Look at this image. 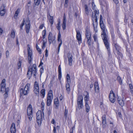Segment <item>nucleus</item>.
<instances>
[{"instance_id": "nucleus-1", "label": "nucleus", "mask_w": 133, "mask_h": 133, "mask_svg": "<svg viewBox=\"0 0 133 133\" xmlns=\"http://www.w3.org/2000/svg\"><path fill=\"white\" fill-rule=\"evenodd\" d=\"M36 67L35 64H33L32 67H29L27 74L28 78L30 79L32 75H33L35 78H36Z\"/></svg>"}, {"instance_id": "nucleus-2", "label": "nucleus", "mask_w": 133, "mask_h": 133, "mask_svg": "<svg viewBox=\"0 0 133 133\" xmlns=\"http://www.w3.org/2000/svg\"><path fill=\"white\" fill-rule=\"evenodd\" d=\"M30 84H27L25 86L24 89H21L20 90V96L21 97L23 95H27L29 93L30 88Z\"/></svg>"}, {"instance_id": "nucleus-3", "label": "nucleus", "mask_w": 133, "mask_h": 133, "mask_svg": "<svg viewBox=\"0 0 133 133\" xmlns=\"http://www.w3.org/2000/svg\"><path fill=\"white\" fill-rule=\"evenodd\" d=\"M94 11L92 12V17L93 22H95V24L97 23V17L99 16V11L98 10H94Z\"/></svg>"}, {"instance_id": "nucleus-4", "label": "nucleus", "mask_w": 133, "mask_h": 133, "mask_svg": "<svg viewBox=\"0 0 133 133\" xmlns=\"http://www.w3.org/2000/svg\"><path fill=\"white\" fill-rule=\"evenodd\" d=\"M102 39L105 47L108 51H110L109 44L108 41V38L107 35H104L102 36Z\"/></svg>"}, {"instance_id": "nucleus-5", "label": "nucleus", "mask_w": 133, "mask_h": 133, "mask_svg": "<svg viewBox=\"0 0 133 133\" xmlns=\"http://www.w3.org/2000/svg\"><path fill=\"white\" fill-rule=\"evenodd\" d=\"M37 123L39 125H41L42 118V112L41 111H38L36 114Z\"/></svg>"}, {"instance_id": "nucleus-6", "label": "nucleus", "mask_w": 133, "mask_h": 133, "mask_svg": "<svg viewBox=\"0 0 133 133\" xmlns=\"http://www.w3.org/2000/svg\"><path fill=\"white\" fill-rule=\"evenodd\" d=\"M83 97L81 95H79L77 99V104L78 107L79 109L83 107Z\"/></svg>"}, {"instance_id": "nucleus-7", "label": "nucleus", "mask_w": 133, "mask_h": 133, "mask_svg": "<svg viewBox=\"0 0 133 133\" xmlns=\"http://www.w3.org/2000/svg\"><path fill=\"white\" fill-rule=\"evenodd\" d=\"M32 109L31 105L30 104L28 107L27 110V115L29 120L31 121L33 117L32 114Z\"/></svg>"}, {"instance_id": "nucleus-8", "label": "nucleus", "mask_w": 133, "mask_h": 133, "mask_svg": "<svg viewBox=\"0 0 133 133\" xmlns=\"http://www.w3.org/2000/svg\"><path fill=\"white\" fill-rule=\"evenodd\" d=\"M34 92L36 94V96H39V87L38 84L37 82H35L34 83Z\"/></svg>"}, {"instance_id": "nucleus-9", "label": "nucleus", "mask_w": 133, "mask_h": 133, "mask_svg": "<svg viewBox=\"0 0 133 133\" xmlns=\"http://www.w3.org/2000/svg\"><path fill=\"white\" fill-rule=\"evenodd\" d=\"M101 15H100V25L101 28L102 30V32L101 34V36H103L104 35H106L105 31V28L104 25L103 23V21L101 20Z\"/></svg>"}, {"instance_id": "nucleus-10", "label": "nucleus", "mask_w": 133, "mask_h": 133, "mask_svg": "<svg viewBox=\"0 0 133 133\" xmlns=\"http://www.w3.org/2000/svg\"><path fill=\"white\" fill-rule=\"evenodd\" d=\"M109 100L112 103H114L115 100V95L112 90L110 91L109 96Z\"/></svg>"}, {"instance_id": "nucleus-11", "label": "nucleus", "mask_w": 133, "mask_h": 133, "mask_svg": "<svg viewBox=\"0 0 133 133\" xmlns=\"http://www.w3.org/2000/svg\"><path fill=\"white\" fill-rule=\"evenodd\" d=\"M30 26V21L28 19L26 20V22L25 23L26 32L27 34H28L29 32Z\"/></svg>"}, {"instance_id": "nucleus-12", "label": "nucleus", "mask_w": 133, "mask_h": 133, "mask_svg": "<svg viewBox=\"0 0 133 133\" xmlns=\"http://www.w3.org/2000/svg\"><path fill=\"white\" fill-rule=\"evenodd\" d=\"M5 82L6 80L5 79H3L2 81L0 84V91L1 92L3 91L4 92L5 91L6 86Z\"/></svg>"}, {"instance_id": "nucleus-13", "label": "nucleus", "mask_w": 133, "mask_h": 133, "mask_svg": "<svg viewBox=\"0 0 133 133\" xmlns=\"http://www.w3.org/2000/svg\"><path fill=\"white\" fill-rule=\"evenodd\" d=\"M55 37L52 36V34L51 32H50L48 35V39L49 40V44H50L51 43H53L54 42H55Z\"/></svg>"}, {"instance_id": "nucleus-14", "label": "nucleus", "mask_w": 133, "mask_h": 133, "mask_svg": "<svg viewBox=\"0 0 133 133\" xmlns=\"http://www.w3.org/2000/svg\"><path fill=\"white\" fill-rule=\"evenodd\" d=\"M68 59L69 64L70 66H71L72 65V54L69 52L68 54Z\"/></svg>"}, {"instance_id": "nucleus-15", "label": "nucleus", "mask_w": 133, "mask_h": 133, "mask_svg": "<svg viewBox=\"0 0 133 133\" xmlns=\"http://www.w3.org/2000/svg\"><path fill=\"white\" fill-rule=\"evenodd\" d=\"M85 35L87 38H90L91 35L90 31V30L89 28L88 27H87L86 28Z\"/></svg>"}, {"instance_id": "nucleus-16", "label": "nucleus", "mask_w": 133, "mask_h": 133, "mask_svg": "<svg viewBox=\"0 0 133 133\" xmlns=\"http://www.w3.org/2000/svg\"><path fill=\"white\" fill-rule=\"evenodd\" d=\"M61 35L60 33H59L58 34V39H57L58 41V42H59V41L60 42V43L59 44V46L58 47V53L59 52L60 47L62 43V39L61 38Z\"/></svg>"}, {"instance_id": "nucleus-17", "label": "nucleus", "mask_w": 133, "mask_h": 133, "mask_svg": "<svg viewBox=\"0 0 133 133\" xmlns=\"http://www.w3.org/2000/svg\"><path fill=\"white\" fill-rule=\"evenodd\" d=\"M4 5H2L0 9V14L1 16H3L6 12V10L4 8Z\"/></svg>"}, {"instance_id": "nucleus-18", "label": "nucleus", "mask_w": 133, "mask_h": 133, "mask_svg": "<svg viewBox=\"0 0 133 133\" xmlns=\"http://www.w3.org/2000/svg\"><path fill=\"white\" fill-rule=\"evenodd\" d=\"M11 133H16V130L15 124L14 123H12L10 128Z\"/></svg>"}, {"instance_id": "nucleus-19", "label": "nucleus", "mask_w": 133, "mask_h": 133, "mask_svg": "<svg viewBox=\"0 0 133 133\" xmlns=\"http://www.w3.org/2000/svg\"><path fill=\"white\" fill-rule=\"evenodd\" d=\"M76 38L77 40L79 41H81V35L80 34V31H76Z\"/></svg>"}, {"instance_id": "nucleus-20", "label": "nucleus", "mask_w": 133, "mask_h": 133, "mask_svg": "<svg viewBox=\"0 0 133 133\" xmlns=\"http://www.w3.org/2000/svg\"><path fill=\"white\" fill-rule=\"evenodd\" d=\"M94 87L95 92L98 93L99 92V87L97 82H95L94 83Z\"/></svg>"}, {"instance_id": "nucleus-21", "label": "nucleus", "mask_w": 133, "mask_h": 133, "mask_svg": "<svg viewBox=\"0 0 133 133\" xmlns=\"http://www.w3.org/2000/svg\"><path fill=\"white\" fill-rule=\"evenodd\" d=\"M52 101L51 99V96L48 94V95L47 101V105L48 106H49L51 104Z\"/></svg>"}, {"instance_id": "nucleus-22", "label": "nucleus", "mask_w": 133, "mask_h": 133, "mask_svg": "<svg viewBox=\"0 0 133 133\" xmlns=\"http://www.w3.org/2000/svg\"><path fill=\"white\" fill-rule=\"evenodd\" d=\"M117 101L119 104L121 106H123L124 105V102L122 99H121L118 97L117 98Z\"/></svg>"}, {"instance_id": "nucleus-23", "label": "nucleus", "mask_w": 133, "mask_h": 133, "mask_svg": "<svg viewBox=\"0 0 133 133\" xmlns=\"http://www.w3.org/2000/svg\"><path fill=\"white\" fill-rule=\"evenodd\" d=\"M70 83L67 82L66 84V90L67 91V93L69 94V91H70V86L69 84Z\"/></svg>"}, {"instance_id": "nucleus-24", "label": "nucleus", "mask_w": 133, "mask_h": 133, "mask_svg": "<svg viewBox=\"0 0 133 133\" xmlns=\"http://www.w3.org/2000/svg\"><path fill=\"white\" fill-rule=\"evenodd\" d=\"M85 11L86 14L87 15H88L91 12V10H88L87 6L85 5Z\"/></svg>"}, {"instance_id": "nucleus-25", "label": "nucleus", "mask_w": 133, "mask_h": 133, "mask_svg": "<svg viewBox=\"0 0 133 133\" xmlns=\"http://www.w3.org/2000/svg\"><path fill=\"white\" fill-rule=\"evenodd\" d=\"M62 28L63 30L66 29V21H65V17L64 18V20H63V23L62 25Z\"/></svg>"}, {"instance_id": "nucleus-26", "label": "nucleus", "mask_w": 133, "mask_h": 133, "mask_svg": "<svg viewBox=\"0 0 133 133\" xmlns=\"http://www.w3.org/2000/svg\"><path fill=\"white\" fill-rule=\"evenodd\" d=\"M102 123L105 126L106 125V121L105 118V115H103L102 116Z\"/></svg>"}, {"instance_id": "nucleus-27", "label": "nucleus", "mask_w": 133, "mask_h": 133, "mask_svg": "<svg viewBox=\"0 0 133 133\" xmlns=\"http://www.w3.org/2000/svg\"><path fill=\"white\" fill-rule=\"evenodd\" d=\"M20 12V9L19 8H18L17 11H16L15 15L14 16V17L15 19H17V16L19 13Z\"/></svg>"}, {"instance_id": "nucleus-28", "label": "nucleus", "mask_w": 133, "mask_h": 133, "mask_svg": "<svg viewBox=\"0 0 133 133\" xmlns=\"http://www.w3.org/2000/svg\"><path fill=\"white\" fill-rule=\"evenodd\" d=\"M49 16L50 17L49 21L51 24V25H52L53 24L54 22L53 17L52 16H51L50 14L48 15V17Z\"/></svg>"}, {"instance_id": "nucleus-29", "label": "nucleus", "mask_w": 133, "mask_h": 133, "mask_svg": "<svg viewBox=\"0 0 133 133\" xmlns=\"http://www.w3.org/2000/svg\"><path fill=\"white\" fill-rule=\"evenodd\" d=\"M86 92L87 93V95L85 96L84 97V99L85 101V103H87V101L89 99V94L88 92Z\"/></svg>"}, {"instance_id": "nucleus-30", "label": "nucleus", "mask_w": 133, "mask_h": 133, "mask_svg": "<svg viewBox=\"0 0 133 133\" xmlns=\"http://www.w3.org/2000/svg\"><path fill=\"white\" fill-rule=\"evenodd\" d=\"M115 46L116 49V50L117 51V54H119V53H120V52H119V50H120L119 47L116 43L115 44Z\"/></svg>"}, {"instance_id": "nucleus-31", "label": "nucleus", "mask_w": 133, "mask_h": 133, "mask_svg": "<svg viewBox=\"0 0 133 133\" xmlns=\"http://www.w3.org/2000/svg\"><path fill=\"white\" fill-rule=\"evenodd\" d=\"M28 56H32V50L29 47L28 49Z\"/></svg>"}, {"instance_id": "nucleus-32", "label": "nucleus", "mask_w": 133, "mask_h": 133, "mask_svg": "<svg viewBox=\"0 0 133 133\" xmlns=\"http://www.w3.org/2000/svg\"><path fill=\"white\" fill-rule=\"evenodd\" d=\"M85 110L87 112H88L90 109V107L87 103H85Z\"/></svg>"}, {"instance_id": "nucleus-33", "label": "nucleus", "mask_w": 133, "mask_h": 133, "mask_svg": "<svg viewBox=\"0 0 133 133\" xmlns=\"http://www.w3.org/2000/svg\"><path fill=\"white\" fill-rule=\"evenodd\" d=\"M54 103L56 106L57 107L59 105V102L58 98H56L54 99Z\"/></svg>"}, {"instance_id": "nucleus-34", "label": "nucleus", "mask_w": 133, "mask_h": 133, "mask_svg": "<svg viewBox=\"0 0 133 133\" xmlns=\"http://www.w3.org/2000/svg\"><path fill=\"white\" fill-rule=\"evenodd\" d=\"M15 36V32L14 30H12L11 31V34H10V36L12 38H14Z\"/></svg>"}, {"instance_id": "nucleus-35", "label": "nucleus", "mask_w": 133, "mask_h": 133, "mask_svg": "<svg viewBox=\"0 0 133 133\" xmlns=\"http://www.w3.org/2000/svg\"><path fill=\"white\" fill-rule=\"evenodd\" d=\"M46 40H43V45L42 46V49H44V48L46 47Z\"/></svg>"}, {"instance_id": "nucleus-36", "label": "nucleus", "mask_w": 133, "mask_h": 133, "mask_svg": "<svg viewBox=\"0 0 133 133\" xmlns=\"http://www.w3.org/2000/svg\"><path fill=\"white\" fill-rule=\"evenodd\" d=\"M42 94V97L43 98L44 97L45 94V90L44 89H42L40 92Z\"/></svg>"}, {"instance_id": "nucleus-37", "label": "nucleus", "mask_w": 133, "mask_h": 133, "mask_svg": "<svg viewBox=\"0 0 133 133\" xmlns=\"http://www.w3.org/2000/svg\"><path fill=\"white\" fill-rule=\"evenodd\" d=\"M34 1L35 5H38L40 4L41 0H34Z\"/></svg>"}, {"instance_id": "nucleus-38", "label": "nucleus", "mask_w": 133, "mask_h": 133, "mask_svg": "<svg viewBox=\"0 0 133 133\" xmlns=\"http://www.w3.org/2000/svg\"><path fill=\"white\" fill-rule=\"evenodd\" d=\"M58 78L60 79V78H61L62 76V73L61 71V69H58Z\"/></svg>"}, {"instance_id": "nucleus-39", "label": "nucleus", "mask_w": 133, "mask_h": 133, "mask_svg": "<svg viewBox=\"0 0 133 133\" xmlns=\"http://www.w3.org/2000/svg\"><path fill=\"white\" fill-rule=\"evenodd\" d=\"M117 80L120 84L121 85H122V80L121 77L119 76H118L117 77Z\"/></svg>"}, {"instance_id": "nucleus-40", "label": "nucleus", "mask_w": 133, "mask_h": 133, "mask_svg": "<svg viewBox=\"0 0 133 133\" xmlns=\"http://www.w3.org/2000/svg\"><path fill=\"white\" fill-rule=\"evenodd\" d=\"M66 79L67 82L70 83V77L69 75L68 74H67L66 75Z\"/></svg>"}, {"instance_id": "nucleus-41", "label": "nucleus", "mask_w": 133, "mask_h": 133, "mask_svg": "<svg viewBox=\"0 0 133 133\" xmlns=\"http://www.w3.org/2000/svg\"><path fill=\"white\" fill-rule=\"evenodd\" d=\"M32 56H28V61L29 63H30L32 60Z\"/></svg>"}, {"instance_id": "nucleus-42", "label": "nucleus", "mask_w": 133, "mask_h": 133, "mask_svg": "<svg viewBox=\"0 0 133 133\" xmlns=\"http://www.w3.org/2000/svg\"><path fill=\"white\" fill-rule=\"evenodd\" d=\"M87 38L88 39L87 42L88 45H90L91 43V37Z\"/></svg>"}, {"instance_id": "nucleus-43", "label": "nucleus", "mask_w": 133, "mask_h": 133, "mask_svg": "<svg viewBox=\"0 0 133 133\" xmlns=\"http://www.w3.org/2000/svg\"><path fill=\"white\" fill-rule=\"evenodd\" d=\"M25 22V18H24L23 19V21L22 22V23L21 24V26H20V28L21 29H22V27L24 25V23Z\"/></svg>"}, {"instance_id": "nucleus-44", "label": "nucleus", "mask_w": 133, "mask_h": 133, "mask_svg": "<svg viewBox=\"0 0 133 133\" xmlns=\"http://www.w3.org/2000/svg\"><path fill=\"white\" fill-rule=\"evenodd\" d=\"M46 33V31L45 30H44L42 31V34L43 35V38L44 39L45 38V36Z\"/></svg>"}, {"instance_id": "nucleus-45", "label": "nucleus", "mask_w": 133, "mask_h": 133, "mask_svg": "<svg viewBox=\"0 0 133 133\" xmlns=\"http://www.w3.org/2000/svg\"><path fill=\"white\" fill-rule=\"evenodd\" d=\"M36 48L37 50L39 51V54H41V50L39 48L37 44L36 45Z\"/></svg>"}, {"instance_id": "nucleus-46", "label": "nucleus", "mask_w": 133, "mask_h": 133, "mask_svg": "<svg viewBox=\"0 0 133 133\" xmlns=\"http://www.w3.org/2000/svg\"><path fill=\"white\" fill-rule=\"evenodd\" d=\"M97 24V23L96 24H95V22H93V26L94 27V30L95 31V32H97V30L95 26V25H96Z\"/></svg>"}, {"instance_id": "nucleus-47", "label": "nucleus", "mask_w": 133, "mask_h": 133, "mask_svg": "<svg viewBox=\"0 0 133 133\" xmlns=\"http://www.w3.org/2000/svg\"><path fill=\"white\" fill-rule=\"evenodd\" d=\"M92 9L93 10H96V7L95 4H94V3L92 2Z\"/></svg>"}, {"instance_id": "nucleus-48", "label": "nucleus", "mask_w": 133, "mask_h": 133, "mask_svg": "<svg viewBox=\"0 0 133 133\" xmlns=\"http://www.w3.org/2000/svg\"><path fill=\"white\" fill-rule=\"evenodd\" d=\"M93 38L95 41L97 42V36L96 35L94 34L93 36Z\"/></svg>"}, {"instance_id": "nucleus-49", "label": "nucleus", "mask_w": 133, "mask_h": 133, "mask_svg": "<svg viewBox=\"0 0 133 133\" xmlns=\"http://www.w3.org/2000/svg\"><path fill=\"white\" fill-rule=\"evenodd\" d=\"M57 29L58 30H59L60 28H61V26L60 25V21H59L58 22V23L57 24Z\"/></svg>"}, {"instance_id": "nucleus-50", "label": "nucleus", "mask_w": 133, "mask_h": 133, "mask_svg": "<svg viewBox=\"0 0 133 133\" xmlns=\"http://www.w3.org/2000/svg\"><path fill=\"white\" fill-rule=\"evenodd\" d=\"M68 110L66 109H65V112H64V116L65 117V118H66L67 117V114L68 113Z\"/></svg>"}, {"instance_id": "nucleus-51", "label": "nucleus", "mask_w": 133, "mask_h": 133, "mask_svg": "<svg viewBox=\"0 0 133 133\" xmlns=\"http://www.w3.org/2000/svg\"><path fill=\"white\" fill-rule=\"evenodd\" d=\"M21 62L19 61L18 64V69H19L21 67Z\"/></svg>"}, {"instance_id": "nucleus-52", "label": "nucleus", "mask_w": 133, "mask_h": 133, "mask_svg": "<svg viewBox=\"0 0 133 133\" xmlns=\"http://www.w3.org/2000/svg\"><path fill=\"white\" fill-rule=\"evenodd\" d=\"M43 66H41L40 70L41 74L43 72Z\"/></svg>"}, {"instance_id": "nucleus-53", "label": "nucleus", "mask_w": 133, "mask_h": 133, "mask_svg": "<svg viewBox=\"0 0 133 133\" xmlns=\"http://www.w3.org/2000/svg\"><path fill=\"white\" fill-rule=\"evenodd\" d=\"M4 98H6L8 97V93H5L4 94Z\"/></svg>"}, {"instance_id": "nucleus-54", "label": "nucleus", "mask_w": 133, "mask_h": 133, "mask_svg": "<svg viewBox=\"0 0 133 133\" xmlns=\"http://www.w3.org/2000/svg\"><path fill=\"white\" fill-rule=\"evenodd\" d=\"M68 0H65L64 6L66 7L67 6L68 3Z\"/></svg>"}, {"instance_id": "nucleus-55", "label": "nucleus", "mask_w": 133, "mask_h": 133, "mask_svg": "<svg viewBox=\"0 0 133 133\" xmlns=\"http://www.w3.org/2000/svg\"><path fill=\"white\" fill-rule=\"evenodd\" d=\"M31 128L30 127H29L28 128V133H30L31 132Z\"/></svg>"}, {"instance_id": "nucleus-56", "label": "nucleus", "mask_w": 133, "mask_h": 133, "mask_svg": "<svg viewBox=\"0 0 133 133\" xmlns=\"http://www.w3.org/2000/svg\"><path fill=\"white\" fill-rule=\"evenodd\" d=\"M5 92L6 93H8L9 92V90L8 88H5Z\"/></svg>"}, {"instance_id": "nucleus-57", "label": "nucleus", "mask_w": 133, "mask_h": 133, "mask_svg": "<svg viewBox=\"0 0 133 133\" xmlns=\"http://www.w3.org/2000/svg\"><path fill=\"white\" fill-rule=\"evenodd\" d=\"M6 57L7 58L8 57L9 55V51L8 50H7L6 52Z\"/></svg>"}, {"instance_id": "nucleus-58", "label": "nucleus", "mask_w": 133, "mask_h": 133, "mask_svg": "<svg viewBox=\"0 0 133 133\" xmlns=\"http://www.w3.org/2000/svg\"><path fill=\"white\" fill-rule=\"evenodd\" d=\"M45 56L46 57H47L48 56V51L47 49H46L45 50Z\"/></svg>"}, {"instance_id": "nucleus-59", "label": "nucleus", "mask_w": 133, "mask_h": 133, "mask_svg": "<svg viewBox=\"0 0 133 133\" xmlns=\"http://www.w3.org/2000/svg\"><path fill=\"white\" fill-rule=\"evenodd\" d=\"M44 26V24H41V25H40L39 26V28L40 29H42L43 28V27Z\"/></svg>"}, {"instance_id": "nucleus-60", "label": "nucleus", "mask_w": 133, "mask_h": 133, "mask_svg": "<svg viewBox=\"0 0 133 133\" xmlns=\"http://www.w3.org/2000/svg\"><path fill=\"white\" fill-rule=\"evenodd\" d=\"M3 30L1 28H0V35H1L3 33Z\"/></svg>"}, {"instance_id": "nucleus-61", "label": "nucleus", "mask_w": 133, "mask_h": 133, "mask_svg": "<svg viewBox=\"0 0 133 133\" xmlns=\"http://www.w3.org/2000/svg\"><path fill=\"white\" fill-rule=\"evenodd\" d=\"M51 123H52L53 124H55V120L53 119H52V120L51 121Z\"/></svg>"}, {"instance_id": "nucleus-62", "label": "nucleus", "mask_w": 133, "mask_h": 133, "mask_svg": "<svg viewBox=\"0 0 133 133\" xmlns=\"http://www.w3.org/2000/svg\"><path fill=\"white\" fill-rule=\"evenodd\" d=\"M53 132L54 133H56V128L55 127H54Z\"/></svg>"}, {"instance_id": "nucleus-63", "label": "nucleus", "mask_w": 133, "mask_h": 133, "mask_svg": "<svg viewBox=\"0 0 133 133\" xmlns=\"http://www.w3.org/2000/svg\"><path fill=\"white\" fill-rule=\"evenodd\" d=\"M52 91L51 90H50L49 91V92L48 94V95L49 94V95H50L51 96L52 95Z\"/></svg>"}, {"instance_id": "nucleus-64", "label": "nucleus", "mask_w": 133, "mask_h": 133, "mask_svg": "<svg viewBox=\"0 0 133 133\" xmlns=\"http://www.w3.org/2000/svg\"><path fill=\"white\" fill-rule=\"evenodd\" d=\"M113 1L116 4H118V0H113Z\"/></svg>"}]
</instances>
